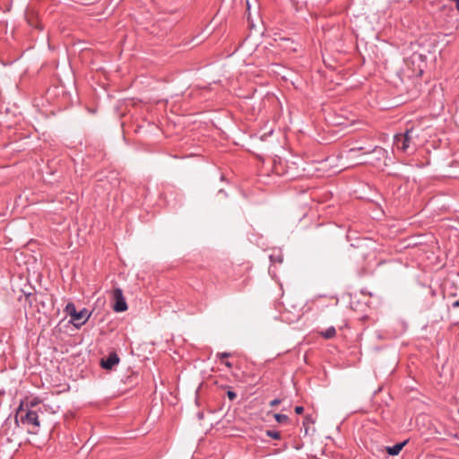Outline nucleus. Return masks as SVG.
Returning <instances> with one entry per match:
<instances>
[{
  "label": "nucleus",
  "instance_id": "12",
  "mask_svg": "<svg viewBox=\"0 0 459 459\" xmlns=\"http://www.w3.org/2000/svg\"><path fill=\"white\" fill-rule=\"evenodd\" d=\"M273 417L278 423L286 424L289 422V417L285 414L275 413Z\"/></svg>",
  "mask_w": 459,
  "mask_h": 459
},
{
  "label": "nucleus",
  "instance_id": "22",
  "mask_svg": "<svg viewBox=\"0 0 459 459\" xmlns=\"http://www.w3.org/2000/svg\"><path fill=\"white\" fill-rule=\"evenodd\" d=\"M458 309H459V299L455 301L452 304L450 310H458Z\"/></svg>",
  "mask_w": 459,
  "mask_h": 459
},
{
  "label": "nucleus",
  "instance_id": "14",
  "mask_svg": "<svg viewBox=\"0 0 459 459\" xmlns=\"http://www.w3.org/2000/svg\"><path fill=\"white\" fill-rule=\"evenodd\" d=\"M40 402L41 401L39 400V398L34 397V398L30 399L29 402H27L26 404L24 405V407L28 406L29 408L33 409V407L39 404Z\"/></svg>",
  "mask_w": 459,
  "mask_h": 459
},
{
  "label": "nucleus",
  "instance_id": "4",
  "mask_svg": "<svg viewBox=\"0 0 459 459\" xmlns=\"http://www.w3.org/2000/svg\"><path fill=\"white\" fill-rule=\"evenodd\" d=\"M355 247L358 249L359 255L363 259H366L370 255L371 251H372L370 238H364V239L359 241Z\"/></svg>",
  "mask_w": 459,
  "mask_h": 459
},
{
  "label": "nucleus",
  "instance_id": "8",
  "mask_svg": "<svg viewBox=\"0 0 459 459\" xmlns=\"http://www.w3.org/2000/svg\"><path fill=\"white\" fill-rule=\"evenodd\" d=\"M335 334H336V330H335L334 326H329L327 329H325V331H322L320 333V335L327 340L333 338L335 336Z\"/></svg>",
  "mask_w": 459,
  "mask_h": 459
},
{
  "label": "nucleus",
  "instance_id": "23",
  "mask_svg": "<svg viewBox=\"0 0 459 459\" xmlns=\"http://www.w3.org/2000/svg\"><path fill=\"white\" fill-rule=\"evenodd\" d=\"M223 363H224V365H225L227 368H232V363H231V362H230V361H225V362H223Z\"/></svg>",
  "mask_w": 459,
  "mask_h": 459
},
{
  "label": "nucleus",
  "instance_id": "25",
  "mask_svg": "<svg viewBox=\"0 0 459 459\" xmlns=\"http://www.w3.org/2000/svg\"><path fill=\"white\" fill-rule=\"evenodd\" d=\"M455 325L459 326V318L457 320H455Z\"/></svg>",
  "mask_w": 459,
  "mask_h": 459
},
{
  "label": "nucleus",
  "instance_id": "11",
  "mask_svg": "<svg viewBox=\"0 0 459 459\" xmlns=\"http://www.w3.org/2000/svg\"><path fill=\"white\" fill-rule=\"evenodd\" d=\"M315 422V420L313 418V415L311 414H307L305 417H304V420H303V426L305 428V433L307 434V430H308V425L310 424H314Z\"/></svg>",
  "mask_w": 459,
  "mask_h": 459
},
{
  "label": "nucleus",
  "instance_id": "18",
  "mask_svg": "<svg viewBox=\"0 0 459 459\" xmlns=\"http://www.w3.org/2000/svg\"><path fill=\"white\" fill-rule=\"evenodd\" d=\"M283 174L286 175L290 179H292L299 176V174L292 173L289 169H287Z\"/></svg>",
  "mask_w": 459,
  "mask_h": 459
},
{
  "label": "nucleus",
  "instance_id": "21",
  "mask_svg": "<svg viewBox=\"0 0 459 459\" xmlns=\"http://www.w3.org/2000/svg\"><path fill=\"white\" fill-rule=\"evenodd\" d=\"M294 411L297 414H302L304 411V407L298 405L295 407Z\"/></svg>",
  "mask_w": 459,
  "mask_h": 459
},
{
  "label": "nucleus",
  "instance_id": "19",
  "mask_svg": "<svg viewBox=\"0 0 459 459\" xmlns=\"http://www.w3.org/2000/svg\"><path fill=\"white\" fill-rule=\"evenodd\" d=\"M281 403V399L275 398L270 402V406L273 407V406L280 404Z\"/></svg>",
  "mask_w": 459,
  "mask_h": 459
},
{
  "label": "nucleus",
  "instance_id": "3",
  "mask_svg": "<svg viewBox=\"0 0 459 459\" xmlns=\"http://www.w3.org/2000/svg\"><path fill=\"white\" fill-rule=\"evenodd\" d=\"M113 299L115 303L113 309L116 312H124L127 309L126 299L123 296V291L120 288H115L113 290Z\"/></svg>",
  "mask_w": 459,
  "mask_h": 459
},
{
  "label": "nucleus",
  "instance_id": "5",
  "mask_svg": "<svg viewBox=\"0 0 459 459\" xmlns=\"http://www.w3.org/2000/svg\"><path fill=\"white\" fill-rule=\"evenodd\" d=\"M91 315V313L84 307L82 310L76 312L74 317H73L71 320V323H73L76 328H79L89 320Z\"/></svg>",
  "mask_w": 459,
  "mask_h": 459
},
{
  "label": "nucleus",
  "instance_id": "10",
  "mask_svg": "<svg viewBox=\"0 0 459 459\" xmlns=\"http://www.w3.org/2000/svg\"><path fill=\"white\" fill-rule=\"evenodd\" d=\"M65 312L71 317L72 320L77 312L75 305L73 302H68L65 307Z\"/></svg>",
  "mask_w": 459,
  "mask_h": 459
},
{
  "label": "nucleus",
  "instance_id": "2",
  "mask_svg": "<svg viewBox=\"0 0 459 459\" xmlns=\"http://www.w3.org/2000/svg\"><path fill=\"white\" fill-rule=\"evenodd\" d=\"M418 136L417 131L411 127L404 133L397 134L394 136V146L404 153H413L418 145Z\"/></svg>",
  "mask_w": 459,
  "mask_h": 459
},
{
  "label": "nucleus",
  "instance_id": "7",
  "mask_svg": "<svg viewBox=\"0 0 459 459\" xmlns=\"http://www.w3.org/2000/svg\"><path fill=\"white\" fill-rule=\"evenodd\" d=\"M409 443V439H406L401 443H397L393 446H385L383 450L386 451L389 455H397L400 454L402 449Z\"/></svg>",
  "mask_w": 459,
  "mask_h": 459
},
{
  "label": "nucleus",
  "instance_id": "24",
  "mask_svg": "<svg viewBox=\"0 0 459 459\" xmlns=\"http://www.w3.org/2000/svg\"><path fill=\"white\" fill-rule=\"evenodd\" d=\"M456 9L459 11V0H455Z\"/></svg>",
  "mask_w": 459,
  "mask_h": 459
},
{
  "label": "nucleus",
  "instance_id": "20",
  "mask_svg": "<svg viewBox=\"0 0 459 459\" xmlns=\"http://www.w3.org/2000/svg\"><path fill=\"white\" fill-rule=\"evenodd\" d=\"M270 259L271 261L273 262H278V263H282V257L281 255L277 256L276 258L272 255H270Z\"/></svg>",
  "mask_w": 459,
  "mask_h": 459
},
{
  "label": "nucleus",
  "instance_id": "15",
  "mask_svg": "<svg viewBox=\"0 0 459 459\" xmlns=\"http://www.w3.org/2000/svg\"><path fill=\"white\" fill-rule=\"evenodd\" d=\"M449 317L455 325V320H457L459 318V311L458 310H450L449 311Z\"/></svg>",
  "mask_w": 459,
  "mask_h": 459
},
{
  "label": "nucleus",
  "instance_id": "1",
  "mask_svg": "<svg viewBox=\"0 0 459 459\" xmlns=\"http://www.w3.org/2000/svg\"><path fill=\"white\" fill-rule=\"evenodd\" d=\"M15 422L27 427L30 434H38L40 427L38 411L24 407L23 403L20 404L15 413Z\"/></svg>",
  "mask_w": 459,
  "mask_h": 459
},
{
  "label": "nucleus",
  "instance_id": "26",
  "mask_svg": "<svg viewBox=\"0 0 459 459\" xmlns=\"http://www.w3.org/2000/svg\"><path fill=\"white\" fill-rule=\"evenodd\" d=\"M379 167H380V165L377 164V162L375 161L374 168L376 169V168H379Z\"/></svg>",
  "mask_w": 459,
  "mask_h": 459
},
{
  "label": "nucleus",
  "instance_id": "13",
  "mask_svg": "<svg viewBox=\"0 0 459 459\" xmlns=\"http://www.w3.org/2000/svg\"><path fill=\"white\" fill-rule=\"evenodd\" d=\"M265 434H266L267 437H272V438L276 439V440H279L281 437V433L279 431H276V430L268 429V430L265 431Z\"/></svg>",
  "mask_w": 459,
  "mask_h": 459
},
{
  "label": "nucleus",
  "instance_id": "6",
  "mask_svg": "<svg viewBox=\"0 0 459 459\" xmlns=\"http://www.w3.org/2000/svg\"><path fill=\"white\" fill-rule=\"evenodd\" d=\"M120 359L116 351L110 352L107 358L101 359L100 366L102 368L107 370H112L113 368L117 365Z\"/></svg>",
  "mask_w": 459,
  "mask_h": 459
},
{
  "label": "nucleus",
  "instance_id": "16",
  "mask_svg": "<svg viewBox=\"0 0 459 459\" xmlns=\"http://www.w3.org/2000/svg\"><path fill=\"white\" fill-rule=\"evenodd\" d=\"M227 396L230 401H234L237 398V394L234 391L229 390Z\"/></svg>",
  "mask_w": 459,
  "mask_h": 459
},
{
  "label": "nucleus",
  "instance_id": "17",
  "mask_svg": "<svg viewBox=\"0 0 459 459\" xmlns=\"http://www.w3.org/2000/svg\"><path fill=\"white\" fill-rule=\"evenodd\" d=\"M216 357L219 359L221 360L222 359L230 357V353H229V352H219V353H217Z\"/></svg>",
  "mask_w": 459,
  "mask_h": 459
},
{
  "label": "nucleus",
  "instance_id": "9",
  "mask_svg": "<svg viewBox=\"0 0 459 459\" xmlns=\"http://www.w3.org/2000/svg\"><path fill=\"white\" fill-rule=\"evenodd\" d=\"M386 154L387 152L384 148L375 146V160H380L386 159Z\"/></svg>",
  "mask_w": 459,
  "mask_h": 459
}]
</instances>
